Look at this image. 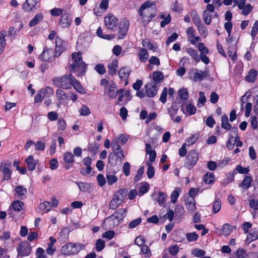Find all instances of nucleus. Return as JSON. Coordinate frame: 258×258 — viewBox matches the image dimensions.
I'll use <instances>...</instances> for the list:
<instances>
[{"label":"nucleus","mask_w":258,"mask_h":258,"mask_svg":"<svg viewBox=\"0 0 258 258\" xmlns=\"http://www.w3.org/2000/svg\"><path fill=\"white\" fill-rule=\"evenodd\" d=\"M68 67L69 71L75 73L77 77L82 76L86 72V64L83 61L80 52H75L72 53Z\"/></svg>","instance_id":"obj_1"},{"label":"nucleus","mask_w":258,"mask_h":258,"mask_svg":"<svg viewBox=\"0 0 258 258\" xmlns=\"http://www.w3.org/2000/svg\"><path fill=\"white\" fill-rule=\"evenodd\" d=\"M139 15L146 22H149L157 13L155 4L151 1L144 3L138 10Z\"/></svg>","instance_id":"obj_2"},{"label":"nucleus","mask_w":258,"mask_h":258,"mask_svg":"<svg viewBox=\"0 0 258 258\" xmlns=\"http://www.w3.org/2000/svg\"><path fill=\"white\" fill-rule=\"evenodd\" d=\"M126 212V209L120 208L111 216L106 218L104 223L108 225L109 228H113L122 221Z\"/></svg>","instance_id":"obj_3"},{"label":"nucleus","mask_w":258,"mask_h":258,"mask_svg":"<svg viewBox=\"0 0 258 258\" xmlns=\"http://www.w3.org/2000/svg\"><path fill=\"white\" fill-rule=\"evenodd\" d=\"M85 247V245L81 243L69 242L62 246L60 252L66 255H75L84 249Z\"/></svg>","instance_id":"obj_4"},{"label":"nucleus","mask_w":258,"mask_h":258,"mask_svg":"<svg viewBox=\"0 0 258 258\" xmlns=\"http://www.w3.org/2000/svg\"><path fill=\"white\" fill-rule=\"evenodd\" d=\"M127 193V190L124 188L117 191L109 203V209L112 210L117 209L125 199Z\"/></svg>","instance_id":"obj_5"},{"label":"nucleus","mask_w":258,"mask_h":258,"mask_svg":"<svg viewBox=\"0 0 258 258\" xmlns=\"http://www.w3.org/2000/svg\"><path fill=\"white\" fill-rule=\"evenodd\" d=\"M73 76L71 73L69 75H65L61 77H55L53 79V84L57 87L63 89H69L71 88V82Z\"/></svg>","instance_id":"obj_6"},{"label":"nucleus","mask_w":258,"mask_h":258,"mask_svg":"<svg viewBox=\"0 0 258 258\" xmlns=\"http://www.w3.org/2000/svg\"><path fill=\"white\" fill-rule=\"evenodd\" d=\"M17 251L18 257L28 256L31 253L32 247L28 242L22 241L19 243L18 246L17 247Z\"/></svg>","instance_id":"obj_7"},{"label":"nucleus","mask_w":258,"mask_h":258,"mask_svg":"<svg viewBox=\"0 0 258 258\" xmlns=\"http://www.w3.org/2000/svg\"><path fill=\"white\" fill-rule=\"evenodd\" d=\"M198 160V154L195 150H191L188 152L186 158L184 166L188 169H191L195 166Z\"/></svg>","instance_id":"obj_8"},{"label":"nucleus","mask_w":258,"mask_h":258,"mask_svg":"<svg viewBox=\"0 0 258 258\" xmlns=\"http://www.w3.org/2000/svg\"><path fill=\"white\" fill-rule=\"evenodd\" d=\"M11 165V162L7 160L4 161L0 164V171L3 175V179L8 180L11 179L12 171L10 169Z\"/></svg>","instance_id":"obj_9"},{"label":"nucleus","mask_w":258,"mask_h":258,"mask_svg":"<svg viewBox=\"0 0 258 258\" xmlns=\"http://www.w3.org/2000/svg\"><path fill=\"white\" fill-rule=\"evenodd\" d=\"M229 133L230 138L228 141L226 146L229 150H231L233 149L236 140L238 138L237 136V128H232Z\"/></svg>","instance_id":"obj_10"},{"label":"nucleus","mask_w":258,"mask_h":258,"mask_svg":"<svg viewBox=\"0 0 258 258\" xmlns=\"http://www.w3.org/2000/svg\"><path fill=\"white\" fill-rule=\"evenodd\" d=\"M117 18L112 14H108L104 18V22L109 29L112 30L117 24Z\"/></svg>","instance_id":"obj_11"},{"label":"nucleus","mask_w":258,"mask_h":258,"mask_svg":"<svg viewBox=\"0 0 258 258\" xmlns=\"http://www.w3.org/2000/svg\"><path fill=\"white\" fill-rule=\"evenodd\" d=\"M55 50L54 52V56L58 57L64 50V43L61 39L56 37L55 39Z\"/></svg>","instance_id":"obj_12"},{"label":"nucleus","mask_w":258,"mask_h":258,"mask_svg":"<svg viewBox=\"0 0 258 258\" xmlns=\"http://www.w3.org/2000/svg\"><path fill=\"white\" fill-rule=\"evenodd\" d=\"M24 206V203L19 201L16 200L14 201L10 207L9 210L8 211V214L12 216L13 215L12 210L16 212H20L23 210Z\"/></svg>","instance_id":"obj_13"},{"label":"nucleus","mask_w":258,"mask_h":258,"mask_svg":"<svg viewBox=\"0 0 258 258\" xmlns=\"http://www.w3.org/2000/svg\"><path fill=\"white\" fill-rule=\"evenodd\" d=\"M111 144L114 155L119 159H123L124 158V153L121 147L118 145L117 142L116 141H112Z\"/></svg>","instance_id":"obj_14"},{"label":"nucleus","mask_w":258,"mask_h":258,"mask_svg":"<svg viewBox=\"0 0 258 258\" xmlns=\"http://www.w3.org/2000/svg\"><path fill=\"white\" fill-rule=\"evenodd\" d=\"M72 18L68 13H64L61 16L59 21L60 26L63 28H68L71 24Z\"/></svg>","instance_id":"obj_15"},{"label":"nucleus","mask_w":258,"mask_h":258,"mask_svg":"<svg viewBox=\"0 0 258 258\" xmlns=\"http://www.w3.org/2000/svg\"><path fill=\"white\" fill-rule=\"evenodd\" d=\"M145 89L147 95L149 97H153L157 93V85L155 83H148Z\"/></svg>","instance_id":"obj_16"},{"label":"nucleus","mask_w":258,"mask_h":258,"mask_svg":"<svg viewBox=\"0 0 258 258\" xmlns=\"http://www.w3.org/2000/svg\"><path fill=\"white\" fill-rule=\"evenodd\" d=\"M15 197L21 200H23L27 192V189L22 185H19L15 187L14 189Z\"/></svg>","instance_id":"obj_17"},{"label":"nucleus","mask_w":258,"mask_h":258,"mask_svg":"<svg viewBox=\"0 0 258 258\" xmlns=\"http://www.w3.org/2000/svg\"><path fill=\"white\" fill-rule=\"evenodd\" d=\"M56 97L58 100L57 106L59 107L60 104H63L68 98V96L64 91L61 89H57L56 91Z\"/></svg>","instance_id":"obj_18"},{"label":"nucleus","mask_w":258,"mask_h":258,"mask_svg":"<svg viewBox=\"0 0 258 258\" xmlns=\"http://www.w3.org/2000/svg\"><path fill=\"white\" fill-rule=\"evenodd\" d=\"M192 73L194 74L193 77L194 81H201L205 79L208 74L207 71H203L198 69L193 70Z\"/></svg>","instance_id":"obj_19"},{"label":"nucleus","mask_w":258,"mask_h":258,"mask_svg":"<svg viewBox=\"0 0 258 258\" xmlns=\"http://www.w3.org/2000/svg\"><path fill=\"white\" fill-rule=\"evenodd\" d=\"M54 51L52 49H45L39 56V58L44 61H50L53 56Z\"/></svg>","instance_id":"obj_20"},{"label":"nucleus","mask_w":258,"mask_h":258,"mask_svg":"<svg viewBox=\"0 0 258 258\" xmlns=\"http://www.w3.org/2000/svg\"><path fill=\"white\" fill-rule=\"evenodd\" d=\"M38 2V0H26L22 8L25 11L30 12L35 7Z\"/></svg>","instance_id":"obj_21"},{"label":"nucleus","mask_w":258,"mask_h":258,"mask_svg":"<svg viewBox=\"0 0 258 258\" xmlns=\"http://www.w3.org/2000/svg\"><path fill=\"white\" fill-rule=\"evenodd\" d=\"M107 94L110 99L115 98L117 94V87L114 83H111L109 85L108 88Z\"/></svg>","instance_id":"obj_22"},{"label":"nucleus","mask_w":258,"mask_h":258,"mask_svg":"<svg viewBox=\"0 0 258 258\" xmlns=\"http://www.w3.org/2000/svg\"><path fill=\"white\" fill-rule=\"evenodd\" d=\"M25 162L27 164L28 170L33 171L38 162V160H34L32 155L29 156L26 159Z\"/></svg>","instance_id":"obj_23"},{"label":"nucleus","mask_w":258,"mask_h":258,"mask_svg":"<svg viewBox=\"0 0 258 258\" xmlns=\"http://www.w3.org/2000/svg\"><path fill=\"white\" fill-rule=\"evenodd\" d=\"M186 207L190 213H193L196 209V201L194 198H189L185 200Z\"/></svg>","instance_id":"obj_24"},{"label":"nucleus","mask_w":258,"mask_h":258,"mask_svg":"<svg viewBox=\"0 0 258 258\" xmlns=\"http://www.w3.org/2000/svg\"><path fill=\"white\" fill-rule=\"evenodd\" d=\"M72 79L71 86H73L74 88L79 93L81 94L85 93V89L82 87L80 82L74 77H73Z\"/></svg>","instance_id":"obj_25"},{"label":"nucleus","mask_w":258,"mask_h":258,"mask_svg":"<svg viewBox=\"0 0 258 258\" xmlns=\"http://www.w3.org/2000/svg\"><path fill=\"white\" fill-rule=\"evenodd\" d=\"M257 72L255 70H250L248 74L245 77V80L249 83H253L257 76Z\"/></svg>","instance_id":"obj_26"},{"label":"nucleus","mask_w":258,"mask_h":258,"mask_svg":"<svg viewBox=\"0 0 258 258\" xmlns=\"http://www.w3.org/2000/svg\"><path fill=\"white\" fill-rule=\"evenodd\" d=\"M164 78L163 74L160 71H156L153 74V80L154 82L151 83H155V84L161 83Z\"/></svg>","instance_id":"obj_27"},{"label":"nucleus","mask_w":258,"mask_h":258,"mask_svg":"<svg viewBox=\"0 0 258 258\" xmlns=\"http://www.w3.org/2000/svg\"><path fill=\"white\" fill-rule=\"evenodd\" d=\"M221 127L226 130H229L231 129L232 126L228 122V116L226 114H224L221 116Z\"/></svg>","instance_id":"obj_28"},{"label":"nucleus","mask_w":258,"mask_h":258,"mask_svg":"<svg viewBox=\"0 0 258 258\" xmlns=\"http://www.w3.org/2000/svg\"><path fill=\"white\" fill-rule=\"evenodd\" d=\"M139 59L142 62H146L149 57V54L147 50L145 49L140 48L138 54Z\"/></svg>","instance_id":"obj_29"},{"label":"nucleus","mask_w":258,"mask_h":258,"mask_svg":"<svg viewBox=\"0 0 258 258\" xmlns=\"http://www.w3.org/2000/svg\"><path fill=\"white\" fill-rule=\"evenodd\" d=\"M252 179L251 177L246 176L245 177L242 182L239 184V186L244 189H247L250 186Z\"/></svg>","instance_id":"obj_30"},{"label":"nucleus","mask_w":258,"mask_h":258,"mask_svg":"<svg viewBox=\"0 0 258 258\" xmlns=\"http://www.w3.org/2000/svg\"><path fill=\"white\" fill-rule=\"evenodd\" d=\"M130 70L126 68H122L118 72V76L121 80H126L129 76Z\"/></svg>","instance_id":"obj_31"},{"label":"nucleus","mask_w":258,"mask_h":258,"mask_svg":"<svg viewBox=\"0 0 258 258\" xmlns=\"http://www.w3.org/2000/svg\"><path fill=\"white\" fill-rule=\"evenodd\" d=\"M40 91L42 93L44 97L48 98L53 94V89L50 86H47L45 88H42Z\"/></svg>","instance_id":"obj_32"},{"label":"nucleus","mask_w":258,"mask_h":258,"mask_svg":"<svg viewBox=\"0 0 258 258\" xmlns=\"http://www.w3.org/2000/svg\"><path fill=\"white\" fill-rule=\"evenodd\" d=\"M108 72L110 75L113 76L116 72L117 68V62L113 61L108 64Z\"/></svg>","instance_id":"obj_33"},{"label":"nucleus","mask_w":258,"mask_h":258,"mask_svg":"<svg viewBox=\"0 0 258 258\" xmlns=\"http://www.w3.org/2000/svg\"><path fill=\"white\" fill-rule=\"evenodd\" d=\"M129 27V22L126 19H123L119 24V28L120 32H126Z\"/></svg>","instance_id":"obj_34"},{"label":"nucleus","mask_w":258,"mask_h":258,"mask_svg":"<svg viewBox=\"0 0 258 258\" xmlns=\"http://www.w3.org/2000/svg\"><path fill=\"white\" fill-rule=\"evenodd\" d=\"M186 52L190 55L196 61L199 62L200 61V58L198 52L196 50L191 48H187L186 49Z\"/></svg>","instance_id":"obj_35"},{"label":"nucleus","mask_w":258,"mask_h":258,"mask_svg":"<svg viewBox=\"0 0 258 258\" xmlns=\"http://www.w3.org/2000/svg\"><path fill=\"white\" fill-rule=\"evenodd\" d=\"M63 159L67 163H72L74 161V157L71 152H67L64 153Z\"/></svg>","instance_id":"obj_36"},{"label":"nucleus","mask_w":258,"mask_h":258,"mask_svg":"<svg viewBox=\"0 0 258 258\" xmlns=\"http://www.w3.org/2000/svg\"><path fill=\"white\" fill-rule=\"evenodd\" d=\"M178 96L183 101H186L188 98V93L186 89H180L178 92Z\"/></svg>","instance_id":"obj_37"},{"label":"nucleus","mask_w":258,"mask_h":258,"mask_svg":"<svg viewBox=\"0 0 258 258\" xmlns=\"http://www.w3.org/2000/svg\"><path fill=\"white\" fill-rule=\"evenodd\" d=\"M203 178V180L206 183L210 184L214 182L215 176L213 173L208 172L204 175Z\"/></svg>","instance_id":"obj_38"},{"label":"nucleus","mask_w":258,"mask_h":258,"mask_svg":"<svg viewBox=\"0 0 258 258\" xmlns=\"http://www.w3.org/2000/svg\"><path fill=\"white\" fill-rule=\"evenodd\" d=\"M43 19V16L41 14L36 15L29 22V26L33 27L37 24Z\"/></svg>","instance_id":"obj_39"},{"label":"nucleus","mask_w":258,"mask_h":258,"mask_svg":"<svg viewBox=\"0 0 258 258\" xmlns=\"http://www.w3.org/2000/svg\"><path fill=\"white\" fill-rule=\"evenodd\" d=\"M51 207V203L48 202H44L39 205V208L41 211L46 213L50 210Z\"/></svg>","instance_id":"obj_40"},{"label":"nucleus","mask_w":258,"mask_h":258,"mask_svg":"<svg viewBox=\"0 0 258 258\" xmlns=\"http://www.w3.org/2000/svg\"><path fill=\"white\" fill-rule=\"evenodd\" d=\"M190 15L193 22L195 25L199 26L201 24V19L197 12L192 11L190 12Z\"/></svg>","instance_id":"obj_41"},{"label":"nucleus","mask_w":258,"mask_h":258,"mask_svg":"<svg viewBox=\"0 0 258 258\" xmlns=\"http://www.w3.org/2000/svg\"><path fill=\"white\" fill-rule=\"evenodd\" d=\"M147 165L148 166V169L147 171V176L149 178L151 179L154 177L155 174V170L154 167L149 163V161H147Z\"/></svg>","instance_id":"obj_42"},{"label":"nucleus","mask_w":258,"mask_h":258,"mask_svg":"<svg viewBox=\"0 0 258 258\" xmlns=\"http://www.w3.org/2000/svg\"><path fill=\"white\" fill-rule=\"evenodd\" d=\"M199 136L198 134L192 135L191 137L186 139L185 143L186 145L190 146L195 144L199 139Z\"/></svg>","instance_id":"obj_43"},{"label":"nucleus","mask_w":258,"mask_h":258,"mask_svg":"<svg viewBox=\"0 0 258 258\" xmlns=\"http://www.w3.org/2000/svg\"><path fill=\"white\" fill-rule=\"evenodd\" d=\"M206 101V98L205 96V93L203 92L200 91L199 92V98L198 99L197 106L198 107H201L203 106Z\"/></svg>","instance_id":"obj_44"},{"label":"nucleus","mask_w":258,"mask_h":258,"mask_svg":"<svg viewBox=\"0 0 258 258\" xmlns=\"http://www.w3.org/2000/svg\"><path fill=\"white\" fill-rule=\"evenodd\" d=\"M222 231L224 235L225 236L229 235L232 231L231 226L228 223L224 224L222 226Z\"/></svg>","instance_id":"obj_45"},{"label":"nucleus","mask_w":258,"mask_h":258,"mask_svg":"<svg viewBox=\"0 0 258 258\" xmlns=\"http://www.w3.org/2000/svg\"><path fill=\"white\" fill-rule=\"evenodd\" d=\"M160 17L161 19H163V20L160 23V25L162 27H164L165 25L169 23L171 21V17L169 14L166 17H165L164 14H161Z\"/></svg>","instance_id":"obj_46"},{"label":"nucleus","mask_w":258,"mask_h":258,"mask_svg":"<svg viewBox=\"0 0 258 258\" xmlns=\"http://www.w3.org/2000/svg\"><path fill=\"white\" fill-rule=\"evenodd\" d=\"M241 13L244 16H247L252 10V7L249 4H246L243 6V8L241 9Z\"/></svg>","instance_id":"obj_47"},{"label":"nucleus","mask_w":258,"mask_h":258,"mask_svg":"<svg viewBox=\"0 0 258 258\" xmlns=\"http://www.w3.org/2000/svg\"><path fill=\"white\" fill-rule=\"evenodd\" d=\"M80 190L86 192L88 191L90 188V185L87 183L76 182Z\"/></svg>","instance_id":"obj_48"},{"label":"nucleus","mask_w":258,"mask_h":258,"mask_svg":"<svg viewBox=\"0 0 258 258\" xmlns=\"http://www.w3.org/2000/svg\"><path fill=\"white\" fill-rule=\"evenodd\" d=\"M95 246L96 250L100 251L104 248L105 242L103 240L99 239L96 241Z\"/></svg>","instance_id":"obj_49"},{"label":"nucleus","mask_w":258,"mask_h":258,"mask_svg":"<svg viewBox=\"0 0 258 258\" xmlns=\"http://www.w3.org/2000/svg\"><path fill=\"white\" fill-rule=\"evenodd\" d=\"M106 179L108 184L110 185H112L117 180V177L116 176L110 174L106 175Z\"/></svg>","instance_id":"obj_50"},{"label":"nucleus","mask_w":258,"mask_h":258,"mask_svg":"<svg viewBox=\"0 0 258 258\" xmlns=\"http://www.w3.org/2000/svg\"><path fill=\"white\" fill-rule=\"evenodd\" d=\"M192 254L196 257H202L206 254V251L204 250L199 248H195L191 251Z\"/></svg>","instance_id":"obj_51"},{"label":"nucleus","mask_w":258,"mask_h":258,"mask_svg":"<svg viewBox=\"0 0 258 258\" xmlns=\"http://www.w3.org/2000/svg\"><path fill=\"white\" fill-rule=\"evenodd\" d=\"M221 208V202L218 199H216L213 205V211L214 213H217L220 210Z\"/></svg>","instance_id":"obj_52"},{"label":"nucleus","mask_w":258,"mask_h":258,"mask_svg":"<svg viewBox=\"0 0 258 258\" xmlns=\"http://www.w3.org/2000/svg\"><path fill=\"white\" fill-rule=\"evenodd\" d=\"M141 252L144 254L145 257H149L151 255V251L147 245H143L141 246Z\"/></svg>","instance_id":"obj_53"},{"label":"nucleus","mask_w":258,"mask_h":258,"mask_svg":"<svg viewBox=\"0 0 258 258\" xmlns=\"http://www.w3.org/2000/svg\"><path fill=\"white\" fill-rule=\"evenodd\" d=\"M184 210L182 206L180 205H178L176 206L175 209V216L180 217L183 215Z\"/></svg>","instance_id":"obj_54"},{"label":"nucleus","mask_w":258,"mask_h":258,"mask_svg":"<svg viewBox=\"0 0 258 258\" xmlns=\"http://www.w3.org/2000/svg\"><path fill=\"white\" fill-rule=\"evenodd\" d=\"M149 190L148 183H145L140 186L139 188V195L141 196L147 192Z\"/></svg>","instance_id":"obj_55"},{"label":"nucleus","mask_w":258,"mask_h":258,"mask_svg":"<svg viewBox=\"0 0 258 258\" xmlns=\"http://www.w3.org/2000/svg\"><path fill=\"white\" fill-rule=\"evenodd\" d=\"M142 222V219L141 218H138L136 219H135L131 222H130L128 225V228L133 229L137 227Z\"/></svg>","instance_id":"obj_56"},{"label":"nucleus","mask_w":258,"mask_h":258,"mask_svg":"<svg viewBox=\"0 0 258 258\" xmlns=\"http://www.w3.org/2000/svg\"><path fill=\"white\" fill-rule=\"evenodd\" d=\"M144 172V167H141L137 171V174L136 175L135 178H134V181L135 182H138L139 181L141 177L142 176L143 173Z\"/></svg>","instance_id":"obj_57"},{"label":"nucleus","mask_w":258,"mask_h":258,"mask_svg":"<svg viewBox=\"0 0 258 258\" xmlns=\"http://www.w3.org/2000/svg\"><path fill=\"white\" fill-rule=\"evenodd\" d=\"M179 188L175 189L171 195V201L172 203H175L179 196Z\"/></svg>","instance_id":"obj_58"},{"label":"nucleus","mask_w":258,"mask_h":258,"mask_svg":"<svg viewBox=\"0 0 258 258\" xmlns=\"http://www.w3.org/2000/svg\"><path fill=\"white\" fill-rule=\"evenodd\" d=\"M186 237L189 241H194L198 239L199 236L196 232H192L186 233Z\"/></svg>","instance_id":"obj_59"},{"label":"nucleus","mask_w":258,"mask_h":258,"mask_svg":"<svg viewBox=\"0 0 258 258\" xmlns=\"http://www.w3.org/2000/svg\"><path fill=\"white\" fill-rule=\"evenodd\" d=\"M143 46L146 48L153 50L154 48L153 45L150 42L149 40L145 39L142 41Z\"/></svg>","instance_id":"obj_60"},{"label":"nucleus","mask_w":258,"mask_h":258,"mask_svg":"<svg viewBox=\"0 0 258 258\" xmlns=\"http://www.w3.org/2000/svg\"><path fill=\"white\" fill-rule=\"evenodd\" d=\"M115 236V232L112 230H109L104 232L102 234V237L107 238L108 240L112 239Z\"/></svg>","instance_id":"obj_61"},{"label":"nucleus","mask_w":258,"mask_h":258,"mask_svg":"<svg viewBox=\"0 0 258 258\" xmlns=\"http://www.w3.org/2000/svg\"><path fill=\"white\" fill-rule=\"evenodd\" d=\"M57 126L58 131H63L65 129L66 123L63 119L61 118H58L57 120Z\"/></svg>","instance_id":"obj_62"},{"label":"nucleus","mask_w":258,"mask_h":258,"mask_svg":"<svg viewBox=\"0 0 258 258\" xmlns=\"http://www.w3.org/2000/svg\"><path fill=\"white\" fill-rule=\"evenodd\" d=\"M81 115L87 116L90 114L89 108L86 105H83L81 109L79 110Z\"/></svg>","instance_id":"obj_63"},{"label":"nucleus","mask_w":258,"mask_h":258,"mask_svg":"<svg viewBox=\"0 0 258 258\" xmlns=\"http://www.w3.org/2000/svg\"><path fill=\"white\" fill-rule=\"evenodd\" d=\"M94 69L100 75L104 74L106 72L104 66L102 64H97Z\"/></svg>","instance_id":"obj_64"}]
</instances>
